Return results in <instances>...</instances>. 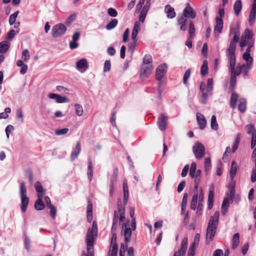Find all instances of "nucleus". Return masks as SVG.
Here are the masks:
<instances>
[{
	"label": "nucleus",
	"mask_w": 256,
	"mask_h": 256,
	"mask_svg": "<svg viewBox=\"0 0 256 256\" xmlns=\"http://www.w3.org/2000/svg\"><path fill=\"white\" fill-rule=\"evenodd\" d=\"M98 236V225L96 221L92 222V228H90L87 231L86 242V244L87 254L84 252L82 256H94V244Z\"/></svg>",
	"instance_id": "nucleus-1"
},
{
	"label": "nucleus",
	"mask_w": 256,
	"mask_h": 256,
	"mask_svg": "<svg viewBox=\"0 0 256 256\" xmlns=\"http://www.w3.org/2000/svg\"><path fill=\"white\" fill-rule=\"evenodd\" d=\"M220 212L216 211L214 214L210 218L206 229V242L209 244L214 240L217 229Z\"/></svg>",
	"instance_id": "nucleus-2"
},
{
	"label": "nucleus",
	"mask_w": 256,
	"mask_h": 256,
	"mask_svg": "<svg viewBox=\"0 0 256 256\" xmlns=\"http://www.w3.org/2000/svg\"><path fill=\"white\" fill-rule=\"evenodd\" d=\"M240 39L239 36L234 34L232 40L230 42L229 47L226 50L227 56L230 58V68L233 70L236 66V44Z\"/></svg>",
	"instance_id": "nucleus-3"
},
{
	"label": "nucleus",
	"mask_w": 256,
	"mask_h": 256,
	"mask_svg": "<svg viewBox=\"0 0 256 256\" xmlns=\"http://www.w3.org/2000/svg\"><path fill=\"white\" fill-rule=\"evenodd\" d=\"M26 192L25 182H22L20 184V195L21 200L20 208L24 212H26L29 202V198L26 196Z\"/></svg>",
	"instance_id": "nucleus-4"
},
{
	"label": "nucleus",
	"mask_w": 256,
	"mask_h": 256,
	"mask_svg": "<svg viewBox=\"0 0 256 256\" xmlns=\"http://www.w3.org/2000/svg\"><path fill=\"white\" fill-rule=\"evenodd\" d=\"M167 66L166 64L159 66L156 71V78L158 81V90L160 94L162 92V90L161 87L162 86V78H164L166 72Z\"/></svg>",
	"instance_id": "nucleus-5"
},
{
	"label": "nucleus",
	"mask_w": 256,
	"mask_h": 256,
	"mask_svg": "<svg viewBox=\"0 0 256 256\" xmlns=\"http://www.w3.org/2000/svg\"><path fill=\"white\" fill-rule=\"evenodd\" d=\"M66 31V28L62 24H58L54 26L52 30V36L57 38L62 36Z\"/></svg>",
	"instance_id": "nucleus-6"
},
{
	"label": "nucleus",
	"mask_w": 256,
	"mask_h": 256,
	"mask_svg": "<svg viewBox=\"0 0 256 256\" xmlns=\"http://www.w3.org/2000/svg\"><path fill=\"white\" fill-rule=\"evenodd\" d=\"M193 152L196 158H202L205 154V148L200 142H196L193 146Z\"/></svg>",
	"instance_id": "nucleus-7"
},
{
	"label": "nucleus",
	"mask_w": 256,
	"mask_h": 256,
	"mask_svg": "<svg viewBox=\"0 0 256 256\" xmlns=\"http://www.w3.org/2000/svg\"><path fill=\"white\" fill-rule=\"evenodd\" d=\"M153 68L152 64H142L140 69L141 78L144 79L148 78L152 74Z\"/></svg>",
	"instance_id": "nucleus-8"
},
{
	"label": "nucleus",
	"mask_w": 256,
	"mask_h": 256,
	"mask_svg": "<svg viewBox=\"0 0 256 256\" xmlns=\"http://www.w3.org/2000/svg\"><path fill=\"white\" fill-rule=\"evenodd\" d=\"M168 119V116L164 114H161L158 117L157 124L159 128L162 131H164L166 129Z\"/></svg>",
	"instance_id": "nucleus-9"
},
{
	"label": "nucleus",
	"mask_w": 256,
	"mask_h": 256,
	"mask_svg": "<svg viewBox=\"0 0 256 256\" xmlns=\"http://www.w3.org/2000/svg\"><path fill=\"white\" fill-rule=\"evenodd\" d=\"M182 16L188 19H194L196 17V12H195L193 8L191 7L190 4L188 3L186 4V7L184 8L182 12Z\"/></svg>",
	"instance_id": "nucleus-10"
},
{
	"label": "nucleus",
	"mask_w": 256,
	"mask_h": 256,
	"mask_svg": "<svg viewBox=\"0 0 256 256\" xmlns=\"http://www.w3.org/2000/svg\"><path fill=\"white\" fill-rule=\"evenodd\" d=\"M252 36V35L250 30L246 29L244 32V36H242L241 40L240 42V46L243 48L246 46L248 43L250 42L249 40Z\"/></svg>",
	"instance_id": "nucleus-11"
},
{
	"label": "nucleus",
	"mask_w": 256,
	"mask_h": 256,
	"mask_svg": "<svg viewBox=\"0 0 256 256\" xmlns=\"http://www.w3.org/2000/svg\"><path fill=\"white\" fill-rule=\"evenodd\" d=\"M191 22L188 18L182 16H178L177 18V23L180 26V30L182 31H186L187 30V24Z\"/></svg>",
	"instance_id": "nucleus-12"
},
{
	"label": "nucleus",
	"mask_w": 256,
	"mask_h": 256,
	"mask_svg": "<svg viewBox=\"0 0 256 256\" xmlns=\"http://www.w3.org/2000/svg\"><path fill=\"white\" fill-rule=\"evenodd\" d=\"M77 69L81 72H84L88 68V61L86 58H82L76 63Z\"/></svg>",
	"instance_id": "nucleus-13"
},
{
	"label": "nucleus",
	"mask_w": 256,
	"mask_h": 256,
	"mask_svg": "<svg viewBox=\"0 0 256 256\" xmlns=\"http://www.w3.org/2000/svg\"><path fill=\"white\" fill-rule=\"evenodd\" d=\"M188 239L187 238H183L181 244L180 248L174 254L177 253V256H185L186 252L187 249Z\"/></svg>",
	"instance_id": "nucleus-14"
},
{
	"label": "nucleus",
	"mask_w": 256,
	"mask_h": 256,
	"mask_svg": "<svg viewBox=\"0 0 256 256\" xmlns=\"http://www.w3.org/2000/svg\"><path fill=\"white\" fill-rule=\"evenodd\" d=\"M48 96L50 99L56 100L58 103H64L69 102L68 99L66 97L62 96L54 93L49 94Z\"/></svg>",
	"instance_id": "nucleus-15"
},
{
	"label": "nucleus",
	"mask_w": 256,
	"mask_h": 256,
	"mask_svg": "<svg viewBox=\"0 0 256 256\" xmlns=\"http://www.w3.org/2000/svg\"><path fill=\"white\" fill-rule=\"evenodd\" d=\"M126 224H124L122 226V232H124V241L126 243L130 242V237L132 236V229L130 228H127Z\"/></svg>",
	"instance_id": "nucleus-16"
},
{
	"label": "nucleus",
	"mask_w": 256,
	"mask_h": 256,
	"mask_svg": "<svg viewBox=\"0 0 256 256\" xmlns=\"http://www.w3.org/2000/svg\"><path fill=\"white\" fill-rule=\"evenodd\" d=\"M196 120L200 130H204L206 126V121L204 116L199 112L196 114Z\"/></svg>",
	"instance_id": "nucleus-17"
},
{
	"label": "nucleus",
	"mask_w": 256,
	"mask_h": 256,
	"mask_svg": "<svg viewBox=\"0 0 256 256\" xmlns=\"http://www.w3.org/2000/svg\"><path fill=\"white\" fill-rule=\"evenodd\" d=\"M150 6V4L148 2H146L145 5L142 8V9L140 13V16H139V20L140 22H144L146 16V14L149 10Z\"/></svg>",
	"instance_id": "nucleus-18"
},
{
	"label": "nucleus",
	"mask_w": 256,
	"mask_h": 256,
	"mask_svg": "<svg viewBox=\"0 0 256 256\" xmlns=\"http://www.w3.org/2000/svg\"><path fill=\"white\" fill-rule=\"evenodd\" d=\"M216 25L214 28V34L217 33L218 34L222 32L223 28V20L222 18L216 17Z\"/></svg>",
	"instance_id": "nucleus-19"
},
{
	"label": "nucleus",
	"mask_w": 256,
	"mask_h": 256,
	"mask_svg": "<svg viewBox=\"0 0 256 256\" xmlns=\"http://www.w3.org/2000/svg\"><path fill=\"white\" fill-rule=\"evenodd\" d=\"M81 152L80 144V142H78L74 150L71 154L70 158L72 160L74 161L76 159L78 154Z\"/></svg>",
	"instance_id": "nucleus-20"
},
{
	"label": "nucleus",
	"mask_w": 256,
	"mask_h": 256,
	"mask_svg": "<svg viewBox=\"0 0 256 256\" xmlns=\"http://www.w3.org/2000/svg\"><path fill=\"white\" fill-rule=\"evenodd\" d=\"M242 58L246 62V64L248 65V66H252L253 58L250 56V52H249V50H246V52L244 53L242 55Z\"/></svg>",
	"instance_id": "nucleus-21"
},
{
	"label": "nucleus",
	"mask_w": 256,
	"mask_h": 256,
	"mask_svg": "<svg viewBox=\"0 0 256 256\" xmlns=\"http://www.w3.org/2000/svg\"><path fill=\"white\" fill-rule=\"evenodd\" d=\"M164 10L166 13L167 17L169 18H173L176 16L174 8L169 4L166 6Z\"/></svg>",
	"instance_id": "nucleus-22"
},
{
	"label": "nucleus",
	"mask_w": 256,
	"mask_h": 256,
	"mask_svg": "<svg viewBox=\"0 0 256 256\" xmlns=\"http://www.w3.org/2000/svg\"><path fill=\"white\" fill-rule=\"evenodd\" d=\"M238 98V94L233 92L231 94L230 102V106L232 109H234L236 108Z\"/></svg>",
	"instance_id": "nucleus-23"
},
{
	"label": "nucleus",
	"mask_w": 256,
	"mask_h": 256,
	"mask_svg": "<svg viewBox=\"0 0 256 256\" xmlns=\"http://www.w3.org/2000/svg\"><path fill=\"white\" fill-rule=\"evenodd\" d=\"M38 199L35 202L34 207L36 210H41L44 208L45 206L42 202L43 196H38Z\"/></svg>",
	"instance_id": "nucleus-24"
},
{
	"label": "nucleus",
	"mask_w": 256,
	"mask_h": 256,
	"mask_svg": "<svg viewBox=\"0 0 256 256\" xmlns=\"http://www.w3.org/2000/svg\"><path fill=\"white\" fill-rule=\"evenodd\" d=\"M140 29V24L136 22L134 23L132 33V38L133 41H137L136 36Z\"/></svg>",
	"instance_id": "nucleus-25"
},
{
	"label": "nucleus",
	"mask_w": 256,
	"mask_h": 256,
	"mask_svg": "<svg viewBox=\"0 0 256 256\" xmlns=\"http://www.w3.org/2000/svg\"><path fill=\"white\" fill-rule=\"evenodd\" d=\"M238 110L242 112H245L246 108V101L244 98H240L238 100Z\"/></svg>",
	"instance_id": "nucleus-26"
},
{
	"label": "nucleus",
	"mask_w": 256,
	"mask_h": 256,
	"mask_svg": "<svg viewBox=\"0 0 256 256\" xmlns=\"http://www.w3.org/2000/svg\"><path fill=\"white\" fill-rule=\"evenodd\" d=\"M242 8V4L240 0H236L234 5V10L236 16L240 13Z\"/></svg>",
	"instance_id": "nucleus-27"
},
{
	"label": "nucleus",
	"mask_w": 256,
	"mask_h": 256,
	"mask_svg": "<svg viewBox=\"0 0 256 256\" xmlns=\"http://www.w3.org/2000/svg\"><path fill=\"white\" fill-rule=\"evenodd\" d=\"M242 64H238L236 68L234 67L233 70H230L231 74L232 76L234 75L235 76H238L242 72Z\"/></svg>",
	"instance_id": "nucleus-28"
},
{
	"label": "nucleus",
	"mask_w": 256,
	"mask_h": 256,
	"mask_svg": "<svg viewBox=\"0 0 256 256\" xmlns=\"http://www.w3.org/2000/svg\"><path fill=\"white\" fill-rule=\"evenodd\" d=\"M232 248L234 250L238 247L240 243V236L238 233H236L234 234L232 238Z\"/></svg>",
	"instance_id": "nucleus-29"
},
{
	"label": "nucleus",
	"mask_w": 256,
	"mask_h": 256,
	"mask_svg": "<svg viewBox=\"0 0 256 256\" xmlns=\"http://www.w3.org/2000/svg\"><path fill=\"white\" fill-rule=\"evenodd\" d=\"M198 198V192H196L193 195L192 199L190 202V208L193 210L196 209Z\"/></svg>",
	"instance_id": "nucleus-30"
},
{
	"label": "nucleus",
	"mask_w": 256,
	"mask_h": 256,
	"mask_svg": "<svg viewBox=\"0 0 256 256\" xmlns=\"http://www.w3.org/2000/svg\"><path fill=\"white\" fill-rule=\"evenodd\" d=\"M93 170L92 164L90 158H88V177L89 180L90 182L92 178Z\"/></svg>",
	"instance_id": "nucleus-31"
},
{
	"label": "nucleus",
	"mask_w": 256,
	"mask_h": 256,
	"mask_svg": "<svg viewBox=\"0 0 256 256\" xmlns=\"http://www.w3.org/2000/svg\"><path fill=\"white\" fill-rule=\"evenodd\" d=\"M10 46V44L6 41H3L0 42V53L4 54L6 52L9 48Z\"/></svg>",
	"instance_id": "nucleus-32"
},
{
	"label": "nucleus",
	"mask_w": 256,
	"mask_h": 256,
	"mask_svg": "<svg viewBox=\"0 0 256 256\" xmlns=\"http://www.w3.org/2000/svg\"><path fill=\"white\" fill-rule=\"evenodd\" d=\"M237 172V166H236V162L233 161L232 162L231 168L230 172V177L232 180L236 173Z\"/></svg>",
	"instance_id": "nucleus-33"
},
{
	"label": "nucleus",
	"mask_w": 256,
	"mask_h": 256,
	"mask_svg": "<svg viewBox=\"0 0 256 256\" xmlns=\"http://www.w3.org/2000/svg\"><path fill=\"white\" fill-rule=\"evenodd\" d=\"M34 186L36 192L38 193V196H40V194L41 196H43L44 192L41 183L38 181L36 182L34 184Z\"/></svg>",
	"instance_id": "nucleus-34"
},
{
	"label": "nucleus",
	"mask_w": 256,
	"mask_h": 256,
	"mask_svg": "<svg viewBox=\"0 0 256 256\" xmlns=\"http://www.w3.org/2000/svg\"><path fill=\"white\" fill-rule=\"evenodd\" d=\"M195 28L194 24L192 22H189L188 34L190 39L193 38L195 36Z\"/></svg>",
	"instance_id": "nucleus-35"
},
{
	"label": "nucleus",
	"mask_w": 256,
	"mask_h": 256,
	"mask_svg": "<svg viewBox=\"0 0 256 256\" xmlns=\"http://www.w3.org/2000/svg\"><path fill=\"white\" fill-rule=\"evenodd\" d=\"M118 24V20L116 18L112 19L106 26V28L107 30H110L115 28Z\"/></svg>",
	"instance_id": "nucleus-36"
},
{
	"label": "nucleus",
	"mask_w": 256,
	"mask_h": 256,
	"mask_svg": "<svg viewBox=\"0 0 256 256\" xmlns=\"http://www.w3.org/2000/svg\"><path fill=\"white\" fill-rule=\"evenodd\" d=\"M208 72V65L206 60L203 62V64L200 68V74L202 76H204L207 74Z\"/></svg>",
	"instance_id": "nucleus-37"
},
{
	"label": "nucleus",
	"mask_w": 256,
	"mask_h": 256,
	"mask_svg": "<svg viewBox=\"0 0 256 256\" xmlns=\"http://www.w3.org/2000/svg\"><path fill=\"white\" fill-rule=\"evenodd\" d=\"M256 16V8H252L250 14L249 16V22L250 24H253L254 22Z\"/></svg>",
	"instance_id": "nucleus-38"
},
{
	"label": "nucleus",
	"mask_w": 256,
	"mask_h": 256,
	"mask_svg": "<svg viewBox=\"0 0 256 256\" xmlns=\"http://www.w3.org/2000/svg\"><path fill=\"white\" fill-rule=\"evenodd\" d=\"M213 90V80L212 78H208L207 80L206 91L210 94H212Z\"/></svg>",
	"instance_id": "nucleus-39"
},
{
	"label": "nucleus",
	"mask_w": 256,
	"mask_h": 256,
	"mask_svg": "<svg viewBox=\"0 0 256 256\" xmlns=\"http://www.w3.org/2000/svg\"><path fill=\"white\" fill-rule=\"evenodd\" d=\"M74 109L76 112L78 116H80L82 115L84 112L83 108L80 104H75Z\"/></svg>",
	"instance_id": "nucleus-40"
},
{
	"label": "nucleus",
	"mask_w": 256,
	"mask_h": 256,
	"mask_svg": "<svg viewBox=\"0 0 256 256\" xmlns=\"http://www.w3.org/2000/svg\"><path fill=\"white\" fill-rule=\"evenodd\" d=\"M210 126L214 130L218 129V126L216 122V117L214 116H212L211 118Z\"/></svg>",
	"instance_id": "nucleus-41"
},
{
	"label": "nucleus",
	"mask_w": 256,
	"mask_h": 256,
	"mask_svg": "<svg viewBox=\"0 0 256 256\" xmlns=\"http://www.w3.org/2000/svg\"><path fill=\"white\" fill-rule=\"evenodd\" d=\"M18 13H19L18 11H16V12H15L13 14H12L10 16V18H9V24L10 25L12 26L15 23L16 18L18 16Z\"/></svg>",
	"instance_id": "nucleus-42"
},
{
	"label": "nucleus",
	"mask_w": 256,
	"mask_h": 256,
	"mask_svg": "<svg viewBox=\"0 0 256 256\" xmlns=\"http://www.w3.org/2000/svg\"><path fill=\"white\" fill-rule=\"evenodd\" d=\"M190 74H191V70L190 68H188V70H187L186 71V72L184 74V76L183 83L184 84H188V81L190 76Z\"/></svg>",
	"instance_id": "nucleus-43"
},
{
	"label": "nucleus",
	"mask_w": 256,
	"mask_h": 256,
	"mask_svg": "<svg viewBox=\"0 0 256 256\" xmlns=\"http://www.w3.org/2000/svg\"><path fill=\"white\" fill-rule=\"evenodd\" d=\"M196 164L195 162H192L191 164L190 170V176L192 178H194L196 172Z\"/></svg>",
	"instance_id": "nucleus-44"
},
{
	"label": "nucleus",
	"mask_w": 256,
	"mask_h": 256,
	"mask_svg": "<svg viewBox=\"0 0 256 256\" xmlns=\"http://www.w3.org/2000/svg\"><path fill=\"white\" fill-rule=\"evenodd\" d=\"M152 57L150 54H146L143 58V64H152Z\"/></svg>",
	"instance_id": "nucleus-45"
},
{
	"label": "nucleus",
	"mask_w": 256,
	"mask_h": 256,
	"mask_svg": "<svg viewBox=\"0 0 256 256\" xmlns=\"http://www.w3.org/2000/svg\"><path fill=\"white\" fill-rule=\"evenodd\" d=\"M246 130L248 134H250L252 136V134H256V130L254 126L252 124H248L246 126Z\"/></svg>",
	"instance_id": "nucleus-46"
},
{
	"label": "nucleus",
	"mask_w": 256,
	"mask_h": 256,
	"mask_svg": "<svg viewBox=\"0 0 256 256\" xmlns=\"http://www.w3.org/2000/svg\"><path fill=\"white\" fill-rule=\"evenodd\" d=\"M110 256H117L118 245L117 244H111Z\"/></svg>",
	"instance_id": "nucleus-47"
},
{
	"label": "nucleus",
	"mask_w": 256,
	"mask_h": 256,
	"mask_svg": "<svg viewBox=\"0 0 256 256\" xmlns=\"http://www.w3.org/2000/svg\"><path fill=\"white\" fill-rule=\"evenodd\" d=\"M118 204V214H122L125 212L124 208L122 206V202L120 199H118L117 202Z\"/></svg>",
	"instance_id": "nucleus-48"
},
{
	"label": "nucleus",
	"mask_w": 256,
	"mask_h": 256,
	"mask_svg": "<svg viewBox=\"0 0 256 256\" xmlns=\"http://www.w3.org/2000/svg\"><path fill=\"white\" fill-rule=\"evenodd\" d=\"M236 82V78L234 75L230 74V88L234 90V89Z\"/></svg>",
	"instance_id": "nucleus-49"
},
{
	"label": "nucleus",
	"mask_w": 256,
	"mask_h": 256,
	"mask_svg": "<svg viewBox=\"0 0 256 256\" xmlns=\"http://www.w3.org/2000/svg\"><path fill=\"white\" fill-rule=\"evenodd\" d=\"M211 162L210 158H206L204 160V169L206 172H208L210 169Z\"/></svg>",
	"instance_id": "nucleus-50"
},
{
	"label": "nucleus",
	"mask_w": 256,
	"mask_h": 256,
	"mask_svg": "<svg viewBox=\"0 0 256 256\" xmlns=\"http://www.w3.org/2000/svg\"><path fill=\"white\" fill-rule=\"evenodd\" d=\"M248 65L245 64H242L243 68L242 72L244 74V78H246L248 75V70L250 69L252 66H248Z\"/></svg>",
	"instance_id": "nucleus-51"
},
{
	"label": "nucleus",
	"mask_w": 256,
	"mask_h": 256,
	"mask_svg": "<svg viewBox=\"0 0 256 256\" xmlns=\"http://www.w3.org/2000/svg\"><path fill=\"white\" fill-rule=\"evenodd\" d=\"M69 130L68 128H64L61 130H56L55 131V134L56 136H60L66 134L68 133Z\"/></svg>",
	"instance_id": "nucleus-52"
},
{
	"label": "nucleus",
	"mask_w": 256,
	"mask_h": 256,
	"mask_svg": "<svg viewBox=\"0 0 256 256\" xmlns=\"http://www.w3.org/2000/svg\"><path fill=\"white\" fill-rule=\"evenodd\" d=\"M22 58L25 62H27L30 59V55L28 50L26 49L22 51Z\"/></svg>",
	"instance_id": "nucleus-53"
},
{
	"label": "nucleus",
	"mask_w": 256,
	"mask_h": 256,
	"mask_svg": "<svg viewBox=\"0 0 256 256\" xmlns=\"http://www.w3.org/2000/svg\"><path fill=\"white\" fill-rule=\"evenodd\" d=\"M194 188L196 192H198L199 184L200 182L201 177L194 176Z\"/></svg>",
	"instance_id": "nucleus-54"
},
{
	"label": "nucleus",
	"mask_w": 256,
	"mask_h": 256,
	"mask_svg": "<svg viewBox=\"0 0 256 256\" xmlns=\"http://www.w3.org/2000/svg\"><path fill=\"white\" fill-rule=\"evenodd\" d=\"M76 14H72L66 20V24L67 25L70 24L76 20Z\"/></svg>",
	"instance_id": "nucleus-55"
},
{
	"label": "nucleus",
	"mask_w": 256,
	"mask_h": 256,
	"mask_svg": "<svg viewBox=\"0 0 256 256\" xmlns=\"http://www.w3.org/2000/svg\"><path fill=\"white\" fill-rule=\"evenodd\" d=\"M240 134H238L236 136V141L234 144V146H232V152H235L236 151V150H237L238 144H239V143H240Z\"/></svg>",
	"instance_id": "nucleus-56"
},
{
	"label": "nucleus",
	"mask_w": 256,
	"mask_h": 256,
	"mask_svg": "<svg viewBox=\"0 0 256 256\" xmlns=\"http://www.w3.org/2000/svg\"><path fill=\"white\" fill-rule=\"evenodd\" d=\"M111 63L110 60H106L104 62V72H107L110 70Z\"/></svg>",
	"instance_id": "nucleus-57"
},
{
	"label": "nucleus",
	"mask_w": 256,
	"mask_h": 256,
	"mask_svg": "<svg viewBox=\"0 0 256 256\" xmlns=\"http://www.w3.org/2000/svg\"><path fill=\"white\" fill-rule=\"evenodd\" d=\"M50 209V215L53 218H54L56 215V207L52 205L48 207Z\"/></svg>",
	"instance_id": "nucleus-58"
},
{
	"label": "nucleus",
	"mask_w": 256,
	"mask_h": 256,
	"mask_svg": "<svg viewBox=\"0 0 256 256\" xmlns=\"http://www.w3.org/2000/svg\"><path fill=\"white\" fill-rule=\"evenodd\" d=\"M108 13L110 16L112 17H116L118 15V12L116 10L112 8H110L108 9Z\"/></svg>",
	"instance_id": "nucleus-59"
},
{
	"label": "nucleus",
	"mask_w": 256,
	"mask_h": 256,
	"mask_svg": "<svg viewBox=\"0 0 256 256\" xmlns=\"http://www.w3.org/2000/svg\"><path fill=\"white\" fill-rule=\"evenodd\" d=\"M202 93V102L204 104H205L206 102L208 96L210 94V93H208L207 91L206 92H205L204 91V92Z\"/></svg>",
	"instance_id": "nucleus-60"
},
{
	"label": "nucleus",
	"mask_w": 256,
	"mask_h": 256,
	"mask_svg": "<svg viewBox=\"0 0 256 256\" xmlns=\"http://www.w3.org/2000/svg\"><path fill=\"white\" fill-rule=\"evenodd\" d=\"M16 35V31L14 30H10L7 34L6 38L8 40L12 39Z\"/></svg>",
	"instance_id": "nucleus-61"
},
{
	"label": "nucleus",
	"mask_w": 256,
	"mask_h": 256,
	"mask_svg": "<svg viewBox=\"0 0 256 256\" xmlns=\"http://www.w3.org/2000/svg\"><path fill=\"white\" fill-rule=\"evenodd\" d=\"M185 186H186V182H185V180H182L179 184L178 186V189H177L178 192H181L184 190Z\"/></svg>",
	"instance_id": "nucleus-62"
},
{
	"label": "nucleus",
	"mask_w": 256,
	"mask_h": 256,
	"mask_svg": "<svg viewBox=\"0 0 256 256\" xmlns=\"http://www.w3.org/2000/svg\"><path fill=\"white\" fill-rule=\"evenodd\" d=\"M129 34H130V30L128 28H127L125 30L124 33V34H123V42H126L128 41V38L129 36Z\"/></svg>",
	"instance_id": "nucleus-63"
},
{
	"label": "nucleus",
	"mask_w": 256,
	"mask_h": 256,
	"mask_svg": "<svg viewBox=\"0 0 256 256\" xmlns=\"http://www.w3.org/2000/svg\"><path fill=\"white\" fill-rule=\"evenodd\" d=\"M188 170H189V166L188 164H186L184 166V168H183V169L182 171V173H181L182 176L183 178L185 177L187 175Z\"/></svg>",
	"instance_id": "nucleus-64"
}]
</instances>
